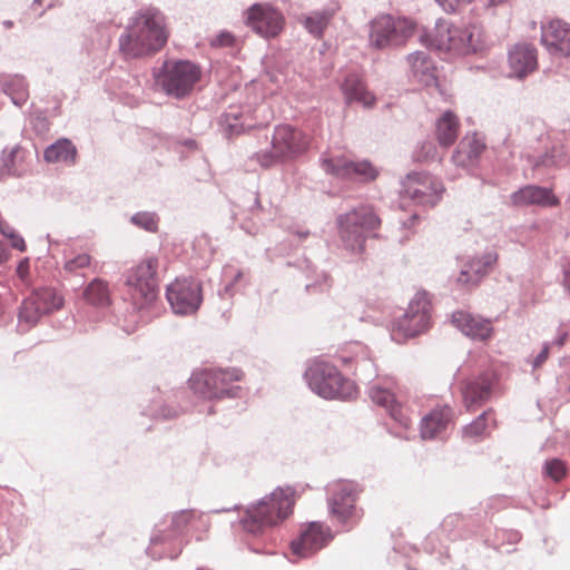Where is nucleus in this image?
<instances>
[{"label": "nucleus", "mask_w": 570, "mask_h": 570, "mask_svg": "<svg viewBox=\"0 0 570 570\" xmlns=\"http://www.w3.org/2000/svg\"><path fill=\"white\" fill-rule=\"evenodd\" d=\"M334 16V10H322L314 11L307 16L302 17L301 22L308 30L309 33L315 37H322L325 29L328 27L332 18Z\"/></svg>", "instance_id": "32"}, {"label": "nucleus", "mask_w": 570, "mask_h": 570, "mask_svg": "<svg viewBox=\"0 0 570 570\" xmlns=\"http://www.w3.org/2000/svg\"><path fill=\"white\" fill-rule=\"evenodd\" d=\"M85 299L96 306H106L110 303L108 283L100 278L91 281L83 292Z\"/></svg>", "instance_id": "33"}, {"label": "nucleus", "mask_w": 570, "mask_h": 570, "mask_svg": "<svg viewBox=\"0 0 570 570\" xmlns=\"http://www.w3.org/2000/svg\"><path fill=\"white\" fill-rule=\"evenodd\" d=\"M362 489L353 481L338 480L330 485L328 507L331 514L351 530L363 517V510L356 507Z\"/></svg>", "instance_id": "9"}, {"label": "nucleus", "mask_w": 570, "mask_h": 570, "mask_svg": "<svg viewBox=\"0 0 570 570\" xmlns=\"http://www.w3.org/2000/svg\"><path fill=\"white\" fill-rule=\"evenodd\" d=\"M341 90L347 104L357 102L366 108L375 104L374 95L367 90L361 75L356 72H351L345 77Z\"/></svg>", "instance_id": "24"}, {"label": "nucleus", "mask_w": 570, "mask_h": 570, "mask_svg": "<svg viewBox=\"0 0 570 570\" xmlns=\"http://www.w3.org/2000/svg\"><path fill=\"white\" fill-rule=\"evenodd\" d=\"M492 415L491 411L483 412L470 425L463 430V436L469 440L482 438L488 430V419Z\"/></svg>", "instance_id": "37"}, {"label": "nucleus", "mask_w": 570, "mask_h": 570, "mask_svg": "<svg viewBox=\"0 0 570 570\" xmlns=\"http://www.w3.org/2000/svg\"><path fill=\"white\" fill-rule=\"evenodd\" d=\"M563 283H564L567 291L570 293V263L564 268Z\"/></svg>", "instance_id": "48"}, {"label": "nucleus", "mask_w": 570, "mask_h": 570, "mask_svg": "<svg viewBox=\"0 0 570 570\" xmlns=\"http://www.w3.org/2000/svg\"><path fill=\"white\" fill-rule=\"evenodd\" d=\"M43 157L48 163L63 161L75 164L77 149L69 139L62 138L46 148Z\"/></svg>", "instance_id": "31"}, {"label": "nucleus", "mask_w": 570, "mask_h": 570, "mask_svg": "<svg viewBox=\"0 0 570 570\" xmlns=\"http://www.w3.org/2000/svg\"><path fill=\"white\" fill-rule=\"evenodd\" d=\"M428 149L424 155H420L419 159H426L429 157H433L435 154V149L431 144H426L422 146V150Z\"/></svg>", "instance_id": "46"}, {"label": "nucleus", "mask_w": 570, "mask_h": 570, "mask_svg": "<svg viewBox=\"0 0 570 570\" xmlns=\"http://www.w3.org/2000/svg\"><path fill=\"white\" fill-rule=\"evenodd\" d=\"M322 167L327 174L340 178L360 177L371 181L379 176V170L368 160L353 161L344 156L324 158Z\"/></svg>", "instance_id": "16"}, {"label": "nucleus", "mask_w": 570, "mask_h": 570, "mask_svg": "<svg viewBox=\"0 0 570 570\" xmlns=\"http://www.w3.org/2000/svg\"><path fill=\"white\" fill-rule=\"evenodd\" d=\"M452 323L465 336H469L473 340L484 341L488 340L493 333V327L490 320H485L462 311L455 312L452 315Z\"/></svg>", "instance_id": "22"}, {"label": "nucleus", "mask_w": 570, "mask_h": 570, "mask_svg": "<svg viewBox=\"0 0 570 570\" xmlns=\"http://www.w3.org/2000/svg\"><path fill=\"white\" fill-rule=\"evenodd\" d=\"M511 200L515 206H540L557 207L560 199L554 195L552 188L537 185H527L511 195Z\"/></svg>", "instance_id": "20"}, {"label": "nucleus", "mask_w": 570, "mask_h": 570, "mask_svg": "<svg viewBox=\"0 0 570 570\" xmlns=\"http://www.w3.org/2000/svg\"><path fill=\"white\" fill-rule=\"evenodd\" d=\"M494 380V374L484 373L478 379L468 381L462 385L463 403L468 411H475L490 397Z\"/></svg>", "instance_id": "21"}, {"label": "nucleus", "mask_w": 570, "mask_h": 570, "mask_svg": "<svg viewBox=\"0 0 570 570\" xmlns=\"http://www.w3.org/2000/svg\"><path fill=\"white\" fill-rule=\"evenodd\" d=\"M416 29V23L411 19L381 14L371 21L370 45L376 49L391 45H404Z\"/></svg>", "instance_id": "11"}, {"label": "nucleus", "mask_w": 570, "mask_h": 570, "mask_svg": "<svg viewBox=\"0 0 570 570\" xmlns=\"http://www.w3.org/2000/svg\"><path fill=\"white\" fill-rule=\"evenodd\" d=\"M0 232L8 238L10 237L11 233H14V230L4 222H0Z\"/></svg>", "instance_id": "47"}, {"label": "nucleus", "mask_w": 570, "mask_h": 570, "mask_svg": "<svg viewBox=\"0 0 570 570\" xmlns=\"http://www.w3.org/2000/svg\"><path fill=\"white\" fill-rule=\"evenodd\" d=\"M32 296L45 314L51 313L62 307L63 298L53 288H41L35 291Z\"/></svg>", "instance_id": "34"}, {"label": "nucleus", "mask_w": 570, "mask_h": 570, "mask_svg": "<svg viewBox=\"0 0 570 570\" xmlns=\"http://www.w3.org/2000/svg\"><path fill=\"white\" fill-rule=\"evenodd\" d=\"M158 258L149 256L127 273L126 286L134 306L138 309L150 306L158 296Z\"/></svg>", "instance_id": "6"}, {"label": "nucleus", "mask_w": 570, "mask_h": 570, "mask_svg": "<svg viewBox=\"0 0 570 570\" xmlns=\"http://www.w3.org/2000/svg\"><path fill=\"white\" fill-rule=\"evenodd\" d=\"M94 264L95 259L88 252H71L66 255L63 271L68 274H78L83 269L91 268Z\"/></svg>", "instance_id": "35"}, {"label": "nucleus", "mask_w": 570, "mask_h": 570, "mask_svg": "<svg viewBox=\"0 0 570 570\" xmlns=\"http://www.w3.org/2000/svg\"><path fill=\"white\" fill-rule=\"evenodd\" d=\"M294 490L291 488L276 489L256 504L247 508L240 519L243 529L249 533H263L283 522L293 512L295 504Z\"/></svg>", "instance_id": "3"}, {"label": "nucleus", "mask_w": 570, "mask_h": 570, "mask_svg": "<svg viewBox=\"0 0 570 570\" xmlns=\"http://www.w3.org/2000/svg\"><path fill=\"white\" fill-rule=\"evenodd\" d=\"M498 256L495 253H488L481 257L473 258L468 266L461 271L458 283L462 285H478L481 278L495 264Z\"/></svg>", "instance_id": "26"}, {"label": "nucleus", "mask_w": 570, "mask_h": 570, "mask_svg": "<svg viewBox=\"0 0 570 570\" xmlns=\"http://www.w3.org/2000/svg\"><path fill=\"white\" fill-rule=\"evenodd\" d=\"M309 387L324 399H353L357 394L355 383L345 379L335 365L314 360L305 372Z\"/></svg>", "instance_id": "5"}, {"label": "nucleus", "mask_w": 570, "mask_h": 570, "mask_svg": "<svg viewBox=\"0 0 570 570\" xmlns=\"http://www.w3.org/2000/svg\"><path fill=\"white\" fill-rule=\"evenodd\" d=\"M166 297L176 314H190L202 302L200 286L191 279H175L167 286Z\"/></svg>", "instance_id": "14"}, {"label": "nucleus", "mask_w": 570, "mask_h": 570, "mask_svg": "<svg viewBox=\"0 0 570 570\" xmlns=\"http://www.w3.org/2000/svg\"><path fill=\"white\" fill-rule=\"evenodd\" d=\"M410 72L413 78L423 85H431L435 80V67L428 53L416 51L407 56Z\"/></svg>", "instance_id": "29"}, {"label": "nucleus", "mask_w": 570, "mask_h": 570, "mask_svg": "<svg viewBox=\"0 0 570 570\" xmlns=\"http://www.w3.org/2000/svg\"><path fill=\"white\" fill-rule=\"evenodd\" d=\"M23 158L24 150L21 147H14L8 154H4V165L8 168V171L16 174L18 170L17 163H21Z\"/></svg>", "instance_id": "40"}, {"label": "nucleus", "mask_w": 570, "mask_h": 570, "mask_svg": "<svg viewBox=\"0 0 570 570\" xmlns=\"http://www.w3.org/2000/svg\"><path fill=\"white\" fill-rule=\"evenodd\" d=\"M331 539L332 533L327 525L312 522L292 541L291 550L298 558H306L325 547Z\"/></svg>", "instance_id": "17"}, {"label": "nucleus", "mask_w": 570, "mask_h": 570, "mask_svg": "<svg viewBox=\"0 0 570 570\" xmlns=\"http://www.w3.org/2000/svg\"><path fill=\"white\" fill-rule=\"evenodd\" d=\"M505 1L507 0H490V3L493 6H498V4L504 3Z\"/></svg>", "instance_id": "49"}, {"label": "nucleus", "mask_w": 570, "mask_h": 570, "mask_svg": "<svg viewBox=\"0 0 570 570\" xmlns=\"http://www.w3.org/2000/svg\"><path fill=\"white\" fill-rule=\"evenodd\" d=\"M453 412L448 405L435 407L421 422L422 439H433L452 421Z\"/></svg>", "instance_id": "27"}, {"label": "nucleus", "mask_w": 570, "mask_h": 570, "mask_svg": "<svg viewBox=\"0 0 570 570\" xmlns=\"http://www.w3.org/2000/svg\"><path fill=\"white\" fill-rule=\"evenodd\" d=\"M567 472V465L560 459H551L544 463V473L556 482L561 481Z\"/></svg>", "instance_id": "38"}, {"label": "nucleus", "mask_w": 570, "mask_h": 570, "mask_svg": "<svg viewBox=\"0 0 570 570\" xmlns=\"http://www.w3.org/2000/svg\"><path fill=\"white\" fill-rule=\"evenodd\" d=\"M431 299L424 292H419L410 302L406 311L392 325V337L401 343L425 332L431 322Z\"/></svg>", "instance_id": "10"}, {"label": "nucleus", "mask_w": 570, "mask_h": 570, "mask_svg": "<svg viewBox=\"0 0 570 570\" xmlns=\"http://www.w3.org/2000/svg\"><path fill=\"white\" fill-rule=\"evenodd\" d=\"M541 45L551 55L570 56V24L561 19H551L541 24Z\"/></svg>", "instance_id": "18"}, {"label": "nucleus", "mask_w": 570, "mask_h": 570, "mask_svg": "<svg viewBox=\"0 0 570 570\" xmlns=\"http://www.w3.org/2000/svg\"><path fill=\"white\" fill-rule=\"evenodd\" d=\"M245 373L238 367L209 368L194 374L190 387L208 400L240 397L243 389L237 383L243 382Z\"/></svg>", "instance_id": "4"}, {"label": "nucleus", "mask_w": 570, "mask_h": 570, "mask_svg": "<svg viewBox=\"0 0 570 570\" xmlns=\"http://www.w3.org/2000/svg\"><path fill=\"white\" fill-rule=\"evenodd\" d=\"M485 150L484 141L475 134L465 136L460 141L458 149L453 155L456 165L468 167L474 165L482 153Z\"/></svg>", "instance_id": "28"}, {"label": "nucleus", "mask_w": 570, "mask_h": 570, "mask_svg": "<svg viewBox=\"0 0 570 570\" xmlns=\"http://www.w3.org/2000/svg\"><path fill=\"white\" fill-rule=\"evenodd\" d=\"M548 356H549V346L546 345V346H543L541 352L535 356V358L533 361V366L534 367L541 366L547 361Z\"/></svg>", "instance_id": "45"}, {"label": "nucleus", "mask_w": 570, "mask_h": 570, "mask_svg": "<svg viewBox=\"0 0 570 570\" xmlns=\"http://www.w3.org/2000/svg\"><path fill=\"white\" fill-rule=\"evenodd\" d=\"M338 230L345 247L354 253L364 250L367 234L377 229L381 219L372 207L361 206L337 218Z\"/></svg>", "instance_id": "7"}, {"label": "nucleus", "mask_w": 570, "mask_h": 570, "mask_svg": "<svg viewBox=\"0 0 570 570\" xmlns=\"http://www.w3.org/2000/svg\"><path fill=\"white\" fill-rule=\"evenodd\" d=\"M169 38L164 14L156 8L136 12L119 38V49L126 59L150 57L159 52Z\"/></svg>", "instance_id": "1"}, {"label": "nucleus", "mask_w": 570, "mask_h": 570, "mask_svg": "<svg viewBox=\"0 0 570 570\" xmlns=\"http://www.w3.org/2000/svg\"><path fill=\"white\" fill-rule=\"evenodd\" d=\"M199 67L187 60L166 61L158 78L163 89L176 98L187 96L200 79Z\"/></svg>", "instance_id": "12"}, {"label": "nucleus", "mask_w": 570, "mask_h": 570, "mask_svg": "<svg viewBox=\"0 0 570 570\" xmlns=\"http://www.w3.org/2000/svg\"><path fill=\"white\" fill-rule=\"evenodd\" d=\"M510 75L524 78L538 68V50L533 45L521 42L509 51Z\"/></svg>", "instance_id": "19"}, {"label": "nucleus", "mask_w": 570, "mask_h": 570, "mask_svg": "<svg viewBox=\"0 0 570 570\" xmlns=\"http://www.w3.org/2000/svg\"><path fill=\"white\" fill-rule=\"evenodd\" d=\"M460 122L452 111H445L435 124V137L442 147L453 145L459 136Z\"/></svg>", "instance_id": "30"}, {"label": "nucleus", "mask_w": 570, "mask_h": 570, "mask_svg": "<svg viewBox=\"0 0 570 570\" xmlns=\"http://www.w3.org/2000/svg\"><path fill=\"white\" fill-rule=\"evenodd\" d=\"M371 400L379 406L385 409L392 419L401 425L407 428L411 424V417L403 411L402 405L397 402L395 394L381 385H374L370 390Z\"/></svg>", "instance_id": "23"}, {"label": "nucleus", "mask_w": 570, "mask_h": 570, "mask_svg": "<svg viewBox=\"0 0 570 570\" xmlns=\"http://www.w3.org/2000/svg\"><path fill=\"white\" fill-rule=\"evenodd\" d=\"M9 238L11 239L12 247H14L21 252L26 250V243H24L23 238L20 237L18 234L11 233Z\"/></svg>", "instance_id": "44"}, {"label": "nucleus", "mask_w": 570, "mask_h": 570, "mask_svg": "<svg viewBox=\"0 0 570 570\" xmlns=\"http://www.w3.org/2000/svg\"><path fill=\"white\" fill-rule=\"evenodd\" d=\"M171 527L177 533H187L200 539L199 532L208 530V521L200 512L183 510L173 515Z\"/></svg>", "instance_id": "25"}, {"label": "nucleus", "mask_w": 570, "mask_h": 570, "mask_svg": "<svg viewBox=\"0 0 570 570\" xmlns=\"http://www.w3.org/2000/svg\"><path fill=\"white\" fill-rule=\"evenodd\" d=\"M29 273H30V262L29 258H23L19 262L16 274L21 279L22 283L27 284L29 282Z\"/></svg>", "instance_id": "43"}, {"label": "nucleus", "mask_w": 570, "mask_h": 570, "mask_svg": "<svg viewBox=\"0 0 570 570\" xmlns=\"http://www.w3.org/2000/svg\"><path fill=\"white\" fill-rule=\"evenodd\" d=\"M234 42L235 38L232 33L222 32L210 41V45L213 47H232Z\"/></svg>", "instance_id": "42"}, {"label": "nucleus", "mask_w": 570, "mask_h": 570, "mask_svg": "<svg viewBox=\"0 0 570 570\" xmlns=\"http://www.w3.org/2000/svg\"><path fill=\"white\" fill-rule=\"evenodd\" d=\"M37 302L38 301H36L32 294L23 301L19 312V320L21 322H26L29 325H35L41 316L46 315Z\"/></svg>", "instance_id": "36"}, {"label": "nucleus", "mask_w": 570, "mask_h": 570, "mask_svg": "<svg viewBox=\"0 0 570 570\" xmlns=\"http://www.w3.org/2000/svg\"><path fill=\"white\" fill-rule=\"evenodd\" d=\"M420 42L452 56L481 52L487 46L484 35L476 26H456L445 20L439 21L431 32L423 31L420 35Z\"/></svg>", "instance_id": "2"}, {"label": "nucleus", "mask_w": 570, "mask_h": 570, "mask_svg": "<svg viewBox=\"0 0 570 570\" xmlns=\"http://www.w3.org/2000/svg\"><path fill=\"white\" fill-rule=\"evenodd\" d=\"M223 124L228 136H237L244 131V125L239 121L237 115L226 114Z\"/></svg>", "instance_id": "41"}, {"label": "nucleus", "mask_w": 570, "mask_h": 570, "mask_svg": "<svg viewBox=\"0 0 570 570\" xmlns=\"http://www.w3.org/2000/svg\"><path fill=\"white\" fill-rule=\"evenodd\" d=\"M131 222L146 229L147 232H156L158 228V219L155 214L138 213L132 216Z\"/></svg>", "instance_id": "39"}, {"label": "nucleus", "mask_w": 570, "mask_h": 570, "mask_svg": "<svg viewBox=\"0 0 570 570\" xmlns=\"http://www.w3.org/2000/svg\"><path fill=\"white\" fill-rule=\"evenodd\" d=\"M563 340H564L563 337H562V338H560V340H559V342H558V344H559V345H562V344H563Z\"/></svg>", "instance_id": "50"}, {"label": "nucleus", "mask_w": 570, "mask_h": 570, "mask_svg": "<svg viewBox=\"0 0 570 570\" xmlns=\"http://www.w3.org/2000/svg\"><path fill=\"white\" fill-rule=\"evenodd\" d=\"M444 190L441 179L430 174L413 173L403 181L404 195L421 205H435Z\"/></svg>", "instance_id": "13"}, {"label": "nucleus", "mask_w": 570, "mask_h": 570, "mask_svg": "<svg viewBox=\"0 0 570 570\" xmlns=\"http://www.w3.org/2000/svg\"><path fill=\"white\" fill-rule=\"evenodd\" d=\"M308 145L309 139L301 129L291 125H279L274 129L271 150L257 153L256 158L267 168L277 160L302 155Z\"/></svg>", "instance_id": "8"}, {"label": "nucleus", "mask_w": 570, "mask_h": 570, "mask_svg": "<svg viewBox=\"0 0 570 570\" xmlns=\"http://www.w3.org/2000/svg\"><path fill=\"white\" fill-rule=\"evenodd\" d=\"M247 24L264 38H275L283 31L285 19L281 11L268 4H254L247 11Z\"/></svg>", "instance_id": "15"}]
</instances>
